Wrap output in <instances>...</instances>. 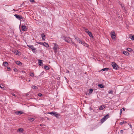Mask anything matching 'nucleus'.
<instances>
[{
  "mask_svg": "<svg viewBox=\"0 0 134 134\" xmlns=\"http://www.w3.org/2000/svg\"><path fill=\"white\" fill-rule=\"evenodd\" d=\"M48 114L51 115L55 116L58 119L60 118V115L57 113V112L55 111L50 112H48Z\"/></svg>",
  "mask_w": 134,
  "mask_h": 134,
  "instance_id": "obj_1",
  "label": "nucleus"
},
{
  "mask_svg": "<svg viewBox=\"0 0 134 134\" xmlns=\"http://www.w3.org/2000/svg\"><path fill=\"white\" fill-rule=\"evenodd\" d=\"M53 44L54 46L53 49L54 51V52L56 53L58 49V45L56 43H54Z\"/></svg>",
  "mask_w": 134,
  "mask_h": 134,
  "instance_id": "obj_2",
  "label": "nucleus"
},
{
  "mask_svg": "<svg viewBox=\"0 0 134 134\" xmlns=\"http://www.w3.org/2000/svg\"><path fill=\"white\" fill-rule=\"evenodd\" d=\"M64 40H65L66 42L70 43L71 41V38L69 37H65L64 38Z\"/></svg>",
  "mask_w": 134,
  "mask_h": 134,
  "instance_id": "obj_3",
  "label": "nucleus"
},
{
  "mask_svg": "<svg viewBox=\"0 0 134 134\" xmlns=\"http://www.w3.org/2000/svg\"><path fill=\"white\" fill-rule=\"evenodd\" d=\"M110 36L113 39H115V34L114 31L113 30L110 33Z\"/></svg>",
  "mask_w": 134,
  "mask_h": 134,
  "instance_id": "obj_4",
  "label": "nucleus"
},
{
  "mask_svg": "<svg viewBox=\"0 0 134 134\" xmlns=\"http://www.w3.org/2000/svg\"><path fill=\"white\" fill-rule=\"evenodd\" d=\"M14 16L16 18L19 20H21V19L23 20L24 19L22 16L17 14H15Z\"/></svg>",
  "mask_w": 134,
  "mask_h": 134,
  "instance_id": "obj_5",
  "label": "nucleus"
},
{
  "mask_svg": "<svg viewBox=\"0 0 134 134\" xmlns=\"http://www.w3.org/2000/svg\"><path fill=\"white\" fill-rule=\"evenodd\" d=\"M112 66L113 67V69H117L118 67V66L114 62H113L112 63Z\"/></svg>",
  "mask_w": 134,
  "mask_h": 134,
  "instance_id": "obj_6",
  "label": "nucleus"
},
{
  "mask_svg": "<svg viewBox=\"0 0 134 134\" xmlns=\"http://www.w3.org/2000/svg\"><path fill=\"white\" fill-rule=\"evenodd\" d=\"M27 46L31 48L34 52H36V48L33 47L32 45H27Z\"/></svg>",
  "mask_w": 134,
  "mask_h": 134,
  "instance_id": "obj_7",
  "label": "nucleus"
},
{
  "mask_svg": "<svg viewBox=\"0 0 134 134\" xmlns=\"http://www.w3.org/2000/svg\"><path fill=\"white\" fill-rule=\"evenodd\" d=\"M21 30L22 31H26L27 30V28L25 26H22L21 27Z\"/></svg>",
  "mask_w": 134,
  "mask_h": 134,
  "instance_id": "obj_8",
  "label": "nucleus"
},
{
  "mask_svg": "<svg viewBox=\"0 0 134 134\" xmlns=\"http://www.w3.org/2000/svg\"><path fill=\"white\" fill-rule=\"evenodd\" d=\"M38 63L39 65L41 66H42L43 65L42 60H38Z\"/></svg>",
  "mask_w": 134,
  "mask_h": 134,
  "instance_id": "obj_9",
  "label": "nucleus"
},
{
  "mask_svg": "<svg viewBox=\"0 0 134 134\" xmlns=\"http://www.w3.org/2000/svg\"><path fill=\"white\" fill-rule=\"evenodd\" d=\"M123 54H124V55L127 56H129L130 54L129 53L127 52L126 51H123Z\"/></svg>",
  "mask_w": 134,
  "mask_h": 134,
  "instance_id": "obj_10",
  "label": "nucleus"
},
{
  "mask_svg": "<svg viewBox=\"0 0 134 134\" xmlns=\"http://www.w3.org/2000/svg\"><path fill=\"white\" fill-rule=\"evenodd\" d=\"M106 106L104 105H102L99 107V109L100 110H103L105 107Z\"/></svg>",
  "mask_w": 134,
  "mask_h": 134,
  "instance_id": "obj_11",
  "label": "nucleus"
},
{
  "mask_svg": "<svg viewBox=\"0 0 134 134\" xmlns=\"http://www.w3.org/2000/svg\"><path fill=\"white\" fill-rule=\"evenodd\" d=\"M14 54H16V55H19V52L17 50H14Z\"/></svg>",
  "mask_w": 134,
  "mask_h": 134,
  "instance_id": "obj_12",
  "label": "nucleus"
},
{
  "mask_svg": "<svg viewBox=\"0 0 134 134\" xmlns=\"http://www.w3.org/2000/svg\"><path fill=\"white\" fill-rule=\"evenodd\" d=\"M15 63L19 65H22V63L19 61H15Z\"/></svg>",
  "mask_w": 134,
  "mask_h": 134,
  "instance_id": "obj_13",
  "label": "nucleus"
},
{
  "mask_svg": "<svg viewBox=\"0 0 134 134\" xmlns=\"http://www.w3.org/2000/svg\"><path fill=\"white\" fill-rule=\"evenodd\" d=\"M41 36L42 37V40H44L45 39V36L44 34L42 33L41 34Z\"/></svg>",
  "mask_w": 134,
  "mask_h": 134,
  "instance_id": "obj_14",
  "label": "nucleus"
},
{
  "mask_svg": "<svg viewBox=\"0 0 134 134\" xmlns=\"http://www.w3.org/2000/svg\"><path fill=\"white\" fill-rule=\"evenodd\" d=\"M3 65L5 66H7L8 65V63L7 62H4L3 63Z\"/></svg>",
  "mask_w": 134,
  "mask_h": 134,
  "instance_id": "obj_15",
  "label": "nucleus"
},
{
  "mask_svg": "<svg viewBox=\"0 0 134 134\" xmlns=\"http://www.w3.org/2000/svg\"><path fill=\"white\" fill-rule=\"evenodd\" d=\"M98 86L102 88H104V85H103V84H99L98 85Z\"/></svg>",
  "mask_w": 134,
  "mask_h": 134,
  "instance_id": "obj_16",
  "label": "nucleus"
},
{
  "mask_svg": "<svg viewBox=\"0 0 134 134\" xmlns=\"http://www.w3.org/2000/svg\"><path fill=\"white\" fill-rule=\"evenodd\" d=\"M16 113L17 115H20L23 113L21 111H17L16 112Z\"/></svg>",
  "mask_w": 134,
  "mask_h": 134,
  "instance_id": "obj_17",
  "label": "nucleus"
},
{
  "mask_svg": "<svg viewBox=\"0 0 134 134\" xmlns=\"http://www.w3.org/2000/svg\"><path fill=\"white\" fill-rule=\"evenodd\" d=\"M87 33L91 37L93 38V37L92 33L90 31Z\"/></svg>",
  "mask_w": 134,
  "mask_h": 134,
  "instance_id": "obj_18",
  "label": "nucleus"
},
{
  "mask_svg": "<svg viewBox=\"0 0 134 134\" xmlns=\"http://www.w3.org/2000/svg\"><path fill=\"white\" fill-rule=\"evenodd\" d=\"M43 46L47 48L49 46L48 44L46 42H44Z\"/></svg>",
  "mask_w": 134,
  "mask_h": 134,
  "instance_id": "obj_19",
  "label": "nucleus"
},
{
  "mask_svg": "<svg viewBox=\"0 0 134 134\" xmlns=\"http://www.w3.org/2000/svg\"><path fill=\"white\" fill-rule=\"evenodd\" d=\"M109 115L108 114H107V115L105 116L104 117H103V118H105L106 120L108 118H109Z\"/></svg>",
  "mask_w": 134,
  "mask_h": 134,
  "instance_id": "obj_20",
  "label": "nucleus"
},
{
  "mask_svg": "<svg viewBox=\"0 0 134 134\" xmlns=\"http://www.w3.org/2000/svg\"><path fill=\"white\" fill-rule=\"evenodd\" d=\"M106 120L105 119L103 118L100 121L102 123L104 122Z\"/></svg>",
  "mask_w": 134,
  "mask_h": 134,
  "instance_id": "obj_21",
  "label": "nucleus"
},
{
  "mask_svg": "<svg viewBox=\"0 0 134 134\" xmlns=\"http://www.w3.org/2000/svg\"><path fill=\"white\" fill-rule=\"evenodd\" d=\"M82 44L83 46L86 47H87L88 46V45L84 41H83V42Z\"/></svg>",
  "mask_w": 134,
  "mask_h": 134,
  "instance_id": "obj_22",
  "label": "nucleus"
},
{
  "mask_svg": "<svg viewBox=\"0 0 134 134\" xmlns=\"http://www.w3.org/2000/svg\"><path fill=\"white\" fill-rule=\"evenodd\" d=\"M77 42L80 43L82 44L83 41H82V40L80 38L78 40H77Z\"/></svg>",
  "mask_w": 134,
  "mask_h": 134,
  "instance_id": "obj_23",
  "label": "nucleus"
},
{
  "mask_svg": "<svg viewBox=\"0 0 134 134\" xmlns=\"http://www.w3.org/2000/svg\"><path fill=\"white\" fill-rule=\"evenodd\" d=\"M23 129L22 128H19L18 129V131L21 132H22L23 131Z\"/></svg>",
  "mask_w": 134,
  "mask_h": 134,
  "instance_id": "obj_24",
  "label": "nucleus"
},
{
  "mask_svg": "<svg viewBox=\"0 0 134 134\" xmlns=\"http://www.w3.org/2000/svg\"><path fill=\"white\" fill-rule=\"evenodd\" d=\"M120 5H121V7H122V9L124 10H125V7H124V5L122 3H120Z\"/></svg>",
  "mask_w": 134,
  "mask_h": 134,
  "instance_id": "obj_25",
  "label": "nucleus"
},
{
  "mask_svg": "<svg viewBox=\"0 0 134 134\" xmlns=\"http://www.w3.org/2000/svg\"><path fill=\"white\" fill-rule=\"evenodd\" d=\"M84 29L85 32L87 33H88L90 31L88 29L85 28H84Z\"/></svg>",
  "mask_w": 134,
  "mask_h": 134,
  "instance_id": "obj_26",
  "label": "nucleus"
},
{
  "mask_svg": "<svg viewBox=\"0 0 134 134\" xmlns=\"http://www.w3.org/2000/svg\"><path fill=\"white\" fill-rule=\"evenodd\" d=\"M109 69L108 68H103L101 70V71L103 70V71H107Z\"/></svg>",
  "mask_w": 134,
  "mask_h": 134,
  "instance_id": "obj_27",
  "label": "nucleus"
},
{
  "mask_svg": "<svg viewBox=\"0 0 134 134\" xmlns=\"http://www.w3.org/2000/svg\"><path fill=\"white\" fill-rule=\"evenodd\" d=\"M32 88L34 89L35 90H36L37 89V87L34 85H32Z\"/></svg>",
  "mask_w": 134,
  "mask_h": 134,
  "instance_id": "obj_28",
  "label": "nucleus"
},
{
  "mask_svg": "<svg viewBox=\"0 0 134 134\" xmlns=\"http://www.w3.org/2000/svg\"><path fill=\"white\" fill-rule=\"evenodd\" d=\"M28 120L30 122H32L34 120V119L33 118H31L30 119H28Z\"/></svg>",
  "mask_w": 134,
  "mask_h": 134,
  "instance_id": "obj_29",
  "label": "nucleus"
},
{
  "mask_svg": "<svg viewBox=\"0 0 134 134\" xmlns=\"http://www.w3.org/2000/svg\"><path fill=\"white\" fill-rule=\"evenodd\" d=\"M127 123V122L126 121H123L120 122V125H122L123 124Z\"/></svg>",
  "mask_w": 134,
  "mask_h": 134,
  "instance_id": "obj_30",
  "label": "nucleus"
},
{
  "mask_svg": "<svg viewBox=\"0 0 134 134\" xmlns=\"http://www.w3.org/2000/svg\"><path fill=\"white\" fill-rule=\"evenodd\" d=\"M44 68L45 69L47 70H48L49 69L48 66H45L44 67Z\"/></svg>",
  "mask_w": 134,
  "mask_h": 134,
  "instance_id": "obj_31",
  "label": "nucleus"
},
{
  "mask_svg": "<svg viewBox=\"0 0 134 134\" xmlns=\"http://www.w3.org/2000/svg\"><path fill=\"white\" fill-rule=\"evenodd\" d=\"M130 38L132 40H134V36H131L130 37Z\"/></svg>",
  "mask_w": 134,
  "mask_h": 134,
  "instance_id": "obj_32",
  "label": "nucleus"
},
{
  "mask_svg": "<svg viewBox=\"0 0 134 134\" xmlns=\"http://www.w3.org/2000/svg\"><path fill=\"white\" fill-rule=\"evenodd\" d=\"M30 75L32 77H34V73L32 72V73H30Z\"/></svg>",
  "mask_w": 134,
  "mask_h": 134,
  "instance_id": "obj_33",
  "label": "nucleus"
},
{
  "mask_svg": "<svg viewBox=\"0 0 134 134\" xmlns=\"http://www.w3.org/2000/svg\"><path fill=\"white\" fill-rule=\"evenodd\" d=\"M127 50L128 51L130 52H131L132 51V49L130 48H127Z\"/></svg>",
  "mask_w": 134,
  "mask_h": 134,
  "instance_id": "obj_34",
  "label": "nucleus"
},
{
  "mask_svg": "<svg viewBox=\"0 0 134 134\" xmlns=\"http://www.w3.org/2000/svg\"><path fill=\"white\" fill-rule=\"evenodd\" d=\"M113 91L112 90H110V91L108 93L109 94H112L113 93Z\"/></svg>",
  "mask_w": 134,
  "mask_h": 134,
  "instance_id": "obj_35",
  "label": "nucleus"
},
{
  "mask_svg": "<svg viewBox=\"0 0 134 134\" xmlns=\"http://www.w3.org/2000/svg\"><path fill=\"white\" fill-rule=\"evenodd\" d=\"M74 37L75 38V39L76 40V41L77 42V40H78L80 39V38H79L77 37H75V36Z\"/></svg>",
  "mask_w": 134,
  "mask_h": 134,
  "instance_id": "obj_36",
  "label": "nucleus"
},
{
  "mask_svg": "<svg viewBox=\"0 0 134 134\" xmlns=\"http://www.w3.org/2000/svg\"><path fill=\"white\" fill-rule=\"evenodd\" d=\"M93 89L92 88H91L90 89V93H91L93 91Z\"/></svg>",
  "mask_w": 134,
  "mask_h": 134,
  "instance_id": "obj_37",
  "label": "nucleus"
},
{
  "mask_svg": "<svg viewBox=\"0 0 134 134\" xmlns=\"http://www.w3.org/2000/svg\"><path fill=\"white\" fill-rule=\"evenodd\" d=\"M7 70H8V71H10V70H11V69L9 67H7Z\"/></svg>",
  "mask_w": 134,
  "mask_h": 134,
  "instance_id": "obj_38",
  "label": "nucleus"
},
{
  "mask_svg": "<svg viewBox=\"0 0 134 134\" xmlns=\"http://www.w3.org/2000/svg\"><path fill=\"white\" fill-rule=\"evenodd\" d=\"M38 43L39 44H40L41 45L43 46V44H44V43H42V42H39Z\"/></svg>",
  "mask_w": 134,
  "mask_h": 134,
  "instance_id": "obj_39",
  "label": "nucleus"
},
{
  "mask_svg": "<svg viewBox=\"0 0 134 134\" xmlns=\"http://www.w3.org/2000/svg\"><path fill=\"white\" fill-rule=\"evenodd\" d=\"M38 96L39 97H41L42 96V94L41 93H39L38 94Z\"/></svg>",
  "mask_w": 134,
  "mask_h": 134,
  "instance_id": "obj_40",
  "label": "nucleus"
},
{
  "mask_svg": "<svg viewBox=\"0 0 134 134\" xmlns=\"http://www.w3.org/2000/svg\"><path fill=\"white\" fill-rule=\"evenodd\" d=\"M14 70L15 72H17L18 71L17 69L16 68H14Z\"/></svg>",
  "mask_w": 134,
  "mask_h": 134,
  "instance_id": "obj_41",
  "label": "nucleus"
},
{
  "mask_svg": "<svg viewBox=\"0 0 134 134\" xmlns=\"http://www.w3.org/2000/svg\"><path fill=\"white\" fill-rule=\"evenodd\" d=\"M123 130H121L120 131V132L121 134H123Z\"/></svg>",
  "mask_w": 134,
  "mask_h": 134,
  "instance_id": "obj_42",
  "label": "nucleus"
},
{
  "mask_svg": "<svg viewBox=\"0 0 134 134\" xmlns=\"http://www.w3.org/2000/svg\"><path fill=\"white\" fill-rule=\"evenodd\" d=\"M11 94H12V95L13 96H15V97L16 96L14 93H11Z\"/></svg>",
  "mask_w": 134,
  "mask_h": 134,
  "instance_id": "obj_43",
  "label": "nucleus"
},
{
  "mask_svg": "<svg viewBox=\"0 0 134 134\" xmlns=\"http://www.w3.org/2000/svg\"><path fill=\"white\" fill-rule=\"evenodd\" d=\"M129 124V126L130 127V128H132V126L131 124Z\"/></svg>",
  "mask_w": 134,
  "mask_h": 134,
  "instance_id": "obj_44",
  "label": "nucleus"
},
{
  "mask_svg": "<svg viewBox=\"0 0 134 134\" xmlns=\"http://www.w3.org/2000/svg\"><path fill=\"white\" fill-rule=\"evenodd\" d=\"M30 1L31 2H35L34 0H30Z\"/></svg>",
  "mask_w": 134,
  "mask_h": 134,
  "instance_id": "obj_45",
  "label": "nucleus"
},
{
  "mask_svg": "<svg viewBox=\"0 0 134 134\" xmlns=\"http://www.w3.org/2000/svg\"><path fill=\"white\" fill-rule=\"evenodd\" d=\"M71 42L72 44L74 45L75 44V43L74 42H72V40H71Z\"/></svg>",
  "mask_w": 134,
  "mask_h": 134,
  "instance_id": "obj_46",
  "label": "nucleus"
},
{
  "mask_svg": "<svg viewBox=\"0 0 134 134\" xmlns=\"http://www.w3.org/2000/svg\"><path fill=\"white\" fill-rule=\"evenodd\" d=\"M122 109H121L120 110V115H121V114L122 113Z\"/></svg>",
  "mask_w": 134,
  "mask_h": 134,
  "instance_id": "obj_47",
  "label": "nucleus"
},
{
  "mask_svg": "<svg viewBox=\"0 0 134 134\" xmlns=\"http://www.w3.org/2000/svg\"><path fill=\"white\" fill-rule=\"evenodd\" d=\"M22 72L23 73H25V71H22Z\"/></svg>",
  "mask_w": 134,
  "mask_h": 134,
  "instance_id": "obj_48",
  "label": "nucleus"
},
{
  "mask_svg": "<svg viewBox=\"0 0 134 134\" xmlns=\"http://www.w3.org/2000/svg\"><path fill=\"white\" fill-rule=\"evenodd\" d=\"M123 110L125 111V108H123L122 109Z\"/></svg>",
  "mask_w": 134,
  "mask_h": 134,
  "instance_id": "obj_49",
  "label": "nucleus"
},
{
  "mask_svg": "<svg viewBox=\"0 0 134 134\" xmlns=\"http://www.w3.org/2000/svg\"><path fill=\"white\" fill-rule=\"evenodd\" d=\"M74 45H75V47H77V45L75 43L74 44Z\"/></svg>",
  "mask_w": 134,
  "mask_h": 134,
  "instance_id": "obj_50",
  "label": "nucleus"
},
{
  "mask_svg": "<svg viewBox=\"0 0 134 134\" xmlns=\"http://www.w3.org/2000/svg\"><path fill=\"white\" fill-rule=\"evenodd\" d=\"M0 88L2 89L3 88L1 86H0Z\"/></svg>",
  "mask_w": 134,
  "mask_h": 134,
  "instance_id": "obj_51",
  "label": "nucleus"
},
{
  "mask_svg": "<svg viewBox=\"0 0 134 134\" xmlns=\"http://www.w3.org/2000/svg\"><path fill=\"white\" fill-rule=\"evenodd\" d=\"M40 125L41 126H42V124H41Z\"/></svg>",
  "mask_w": 134,
  "mask_h": 134,
  "instance_id": "obj_52",
  "label": "nucleus"
},
{
  "mask_svg": "<svg viewBox=\"0 0 134 134\" xmlns=\"http://www.w3.org/2000/svg\"><path fill=\"white\" fill-rule=\"evenodd\" d=\"M29 81H30V80H29Z\"/></svg>",
  "mask_w": 134,
  "mask_h": 134,
  "instance_id": "obj_53",
  "label": "nucleus"
}]
</instances>
